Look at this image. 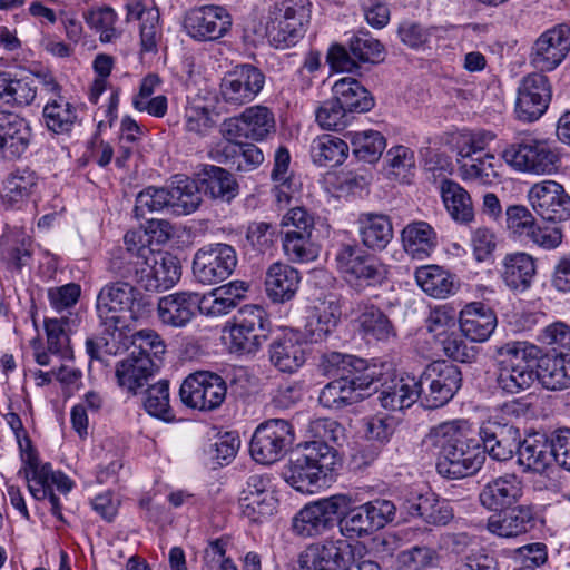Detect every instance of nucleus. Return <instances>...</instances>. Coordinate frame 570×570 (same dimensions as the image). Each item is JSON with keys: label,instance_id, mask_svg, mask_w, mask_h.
Returning <instances> with one entry per match:
<instances>
[{"label": "nucleus", "instance_id": "obj_53", "mask_svg": "<svg viewBox=\"0 0 570 570\" xmlns=\"http://www.w3.org/2000/svg\"><path fill=\"white\" fill-rule=\"evenodd\" d=\"M37 184V176L29 168H18L4 180L2 200L10 206L23 202Z\"/></svg>", "mask_w": 570, "mask_h": 570}, {"label": "nucleus", "instance_id": "obj_57", "mask_svg": "<svg viewBox=\"0 0 570 570\" xmlns=\"http://www.w3.org/2000/svg\"><path fill=\"white\" fill-rule=\"evenodd\" d=\"M351 53L357 62L379 63L384 59L383 45L367 31H358L348 41Z\"/></svg>", "mask_w": 570, "mask_h": 570}, {"label": "nucleus", "instance_id": "obj_36", "mask_svg": "<svg viewBox=\"0 0 570 570\" xmlns=\"http://www.w3.org/2000/svg\"><path fill=\"white\" fill-rule=\"evenodd\" d=\"M158 370V365L146 353L131 354L130 357L119 362L116 367V377L121 387L136 393Z\"/></svg>", "mask_w": 570, "mask_h": 570}, {"label": "nucleus", "instance_id": "obj_10", "mask_svg": "<svg viewBox=\"0 0 570 570\" xmlns=\"http://www.w3.org/2000/svg\"><path fill=\"white\" fill-rule=\"evenodd\" d=\"M420 404L434 410L448 404L462 385L460 368L446 361H436L426 366L416 379Z\"/></svg>", "mask_w": 570, "mask_h": 570}, {"label": "nucleus", "instance_id": "obj_52", "mask_svg": "<svg viewBox=\"0 0 570 570\" xmlns=\"http://www.w3.org/2000/svg\"><path fill=\"white\" fill-rule=\"evenodd\" d=\"M233 140H228L224 145H218L213 153L215 159L223 161V158L227 160L229 157L237 158V168L239 170H252L264 161L263 151L253 144H233Z\"/></svg>", "mask_w": 570, "mask_h": 570}, {"label": "nucleus", "instance_id": "obj_25", "mask_svg": "<svg viewBox=\"0 0 570 570\" xmlns=\"http://www.w3.org/2000/svg\"><path fill=\"white\" fill-rule=\"evenodd\" d=\"M523 495V482L515 473H505L483 485L479 493L482 507L502 512L517 504Z\"/></svg>", "mask_w": 570, "mask_h": 570}, {"label": "nucleus", "instance_id": "obj_2", "mask_svg": "<svg viewBox=\"0 0 570 570\" xmlns=\"http://www.w3.org/2000/svg\"><path fill=\"white\" fill-rule=\"evenodd\" d=\"M431 438L439 448L436 470L440 475L462 479L481 469L485 456L479 441L469 438L458 423L440 424L432 431Z\"/></svg>", "mask_w": 570, "mask_h": 570}, {"label": "nucleus", "instance_id": "obj_64", "mask_svg": "<svg viewBox=\"0 0 570 570\" xmlns=\"http://www.w3.org/2000/svg\"><path fill=\"white\" fill-rule=\"evenodd\" d=\"M507 226L515 236L527 238L537 224L532 213L523 205H512L507 208Z\"/></svg>", "mask_w": 570, "mask_h": 570}, {"label": "nucleus", "instance_id": "obj_21", "mask_svg": "<svg viewBox=\"0 0 570 570\" xmlns=\"http://www.w3.org/2000/svg\"><path fill=\"white\" fill-rule=\"evenodd\" d=\"M351 546L342 539L309 544L298 557V570H348Z\"/></svg>", "mask_w": 570, "mask_h": 570}, {"label": "nucleus", "instance_id": "obj_59", "mask_svg": "<svg viewBox=\"0 0 570 570\" xmlns=\"http://www.w3.org/2000/svg\"><path fill=\"white\" fill-rule=\"evenodd\" d=\"M312 233L285 232L283 249L293 262H309L316 258L317 252L311 240Z\"/></svg>", "mask_w": 570, "mask_h": 570}, {"label": "nucleus", "instance_id": "obj_51", "mask_svg": "<svg viewBox=\"0 0 570 570\" xmlns=\"http://www.w3.org/2000/svg\"><path fill=\"white\" fill-rule=\"evenodd\" d=\"M340 317L341 307L337 301L325 299L316 305L308 323L312 340H325L337 326Z\"/></svg>", "mask_w": 570, "mask_h": 570}, {"label": "nucleus", "instance_id": "obj_20", "mask_svg": "<svg viewBox=\"0 0 570 570\" xmlns=\"http://www.w3.org/2000/svg\"><path fill=\"white\" fill-rule=\"evenodd\" d=\"M551 100V85L543 73L534 72L523 78L515 102L518 119L532 122L547 110Z\"/></svg>", "mask_w": 570, "mask_h": 570}, {"label": "nucleus", "instance_id": "obj_30", "mask_svg": "<svg viewBox=\"0 0 570 570\" xmlns=\"http://www.w3.org/2000/svg\"><path fill=\"white\" fill-rule=\"evenodd\" d=\"M156 253L150 247H140L132 252H118L110 262L112 272L120 277L140 283L146 288Z\"/></svg>", "mask_w": 570, "mask_h": 570}, {"label": "nucleus", "instance_id": "obj_6", "mask_svg": "<svg viewBox=\"0 0 570 570\" xmlns=\"http://www.w3.org/2000/svg\"><path fill=\"white\" fill-rule=\"evenodd\" d=\"M22 462L31 495L36 500L48 499L52 515L66 522L60 499L53 493L52 487H56L60 493L67 494L72 489L73 482L65 473L53 471L50 463H41L36 450L24 452Z\"/></svg>", "mask_w": 570, "mask_h": 570}, {"label": "nucleus", "instance_id": "obj_3", "mask_svg": "<svg viewBox=\"0 0 570 570\" xmlns=\"http://www.w3.org/2000/svg\"><path fill=\"white\" fill-rule=\"evenodd\" d=\"M337 464V453L332 446L320 441L306 442L291 459L285 480L298 492L312 493L314 487L326 484Z\"/></svg>", "mask_w": 570, "mask_h": 570}, {"label": "nucleus", "instance_id": "obj_13", "mask_svg": "<svg viewBox=\"0 0 570 570\" xmlns=\"http://www.w3.org/2000/svg\"><path fill=\"white\" fill-rule=\"evenodd\" d=\"M294 442L291 423L283 419H271L261 423L250 440L252 458L261 464L279 461Z\"/></svg>", "mask_w": 570, "mask_h": 570}, {"label": "nucleus", "instance_id": "obj_35", "mask_svg": "<svg viewBox=\"0 0 570 570\" xmlns=\"http://www.w3.org/2000/svg\"><path fill=\"white\" fill-rule=\"evenodd\" d=\"M196 292H178L164 296L158 302L159 320L164 324L183 327L196 315Z\"/></svg>", "mask_w": 570, "mask_h": 570}, {"label": "nucleus", "instance_id": "obj_9", "mask_svg": "<svg viewBox=\"0 0 570 570\" xmlns=\"http://www.w3.org/2000/svg\"><path fill=\"white\" fill-rule=\"evenodd\" d=\"M350 503L351 498L344 494L312 501L293 517L292 532L303 539L320 537L334 528Z\"/></svg>", "mask_w": 570, "mask_h": 570}, {"label": "nucleus", "instance_id": "obj_18", "mask_svg": "<svg viewBox=\"0 0 570 570\" xmlns=\"http://www.w3.org/2000/svg\"><path fill=\"white\" fill-rule=\"evenodd\" d=\"M233 24L232 16L226 8L206 4L190 9L185 18L187 33L200 41H213L229 32Z\"/></svg>", "mask_w": 570, "mask_h": 570}, {"label": "nucleus", "instance_id": "obj_26", "mask_svg": "<svg viewBox=\"0 0 570 570\" xmlns=\"http://www.w3.org/2000/svg\"><path fill=\"white\" fill-rule=\"evenodd\" d=\"M402 508L410 517L420 518L432 525H445L454 515L450 502L434 492L411 493Z\"/></svg>", "mask_w": 570, "mask_h": 570}, {"label": "nucleus", "instance_id": "obj_5", "mask_svg": "<svg viewBox=\"0 0 570 570\" xmlns=\"http://www.w3.org/2000/svg\"><path fill=\"white\" fill-rule=\"evenodd\" d=\"M334 259L337 271L354 287H374L386 279V265L356 243H340Z\"/></svg>", "mask_w": 570, "mask_h": 570}, {"label": "nucleus", "instance_id": "obj_46", "mask_svg": "<svg viewBox=\"0 0 570 570\" xmlns=\"http://www.w3.org/2000/svg\"><path fill=\"white\" fill-rule=\"evenodd\" d=\"M78 324L79 318L73 314L60 318H47L45 321V330L49 352L62 357L71 356L72 351L69 336Z\"/></svg>", "mask_w": 570, "mask_h": 570}, {"label": "nucleus", "instance_id": "obj_33", "mask_svg": "<svg viewBox=\"0 0 570 570\" xmlns=\"http://www.w3.org/2000/svg\"><path fill=\"white\" fill-rule=\"evenodd\" d=\"M301 283L299 272L288 264L274 263L265 275V293L273 303H286L291 301Z\"/></svg>", "mask_w": 570, "mask_h": 570}, {"label": "nucleus", "instance_id": "obj_16", "mask_svg": "<svg viewBox=\"0 0 570 570\" xmlns=\"http://www.w3.org/2000/svg\"><path fill=\"white\" fill-rule=\"evenodd\" d=\"M265 75L257 67L244 63L228 71L220 81L223 100L233 106H243L253 101L262 91Z\"/></svg>", "mask_w": 570, "mask_h": 570}, {"label": "nucleus", "instance_id": "obj_12", "mask_svg": "<svg viewBox=\"0 0 570 570\" xmlns=\"http://www.w3.org/2000/svg\"><path fill=\"white\" fill-rule=\"evenodd\" d=\"M271 321L259 305H245L238 309L229 327L230 347L239 353H255L268 338Z\"/></svg>", "mask_w": 570, "mask_h": 570}, {"label": "nucleus", "instance_id": "obj_11", "mask_svg": "<svg viewBox=\"0 0 570 570\" xmlns=\"http://www.w3.org/2000/svg\"><path fill=\"white\" fill-rule=\"evenodd\" d=\"M501 158L514 170L535 175H550L557 171L560 157L547 141L523 138L508 145Z\"/></svg>", "mask_w": 570, "mask_h": 570}, {"label": "nucleus", "instance_id": "obj_7", "mask_svg": "<svg viewBox=\"0 0 570 570\" xmlns=\"http://www.w3.org/2000/svg\"><path fill=\"white\" fill-rule=\"evenodd\" d=\"M308 0H274L272 22L267 27L268 41L276 49L295 46L305 33L309 20Z\"/></svg>", "mask_w": 570, "mask_h": 570}, {"label": "nucleus", "instance_id": "obj_19", "mask_svg": "<svg viewBox=\"0 0 570 570\" xmlns=\"http://www.w3.org/2000/svg\"><path fill=\"white\" fill-rule=\"evenodd\" d=\"M528 198L543 220L561 223L570 219V196L561 184L554 180L537 183L530 188Z\"/></svg>", "mask_w": 570, "mask_h": 570}, {"label": "nucleus", "instance_id": "obj_54", "mask_svg": "<svg viewBox=\"0 0 570 570\" xmlns=\"http://www.w3.org/2000/svg\"><path fill=\"white\" fill-rule=\"evenodd\" d=\"M351 142L354 156L368 164L376 163L386 148L385 137L376 130L354 132Z\"/></svg>", "mask_w": 570, "mask_h": 570}, {"label": "nucleus", "instance_id": "obj_61", "mask_svg": "<svg viewBox=\"0 0 570 570\" xmlns=\"http://www.w3.org/2000/svg\"><path fill=\"white\" fill-rule=\"evenodd\" d=\"M85 19L91 29L100 32L99 39L101 42H111L118 38L119 33L115 28L117 13L112 8L104 7L96 10H90L85 16Z\"/></svg>", "mask_w": 570, "mask_h": 570}, {"label": "nucleus", "instance_id": "obj_39", "mask_svg": "<svg viewBox=\"0 0 570 570\" xmlns=\"http://www.w3.org/2000/svg\"><path fill=\"white\" fill-rule=\"evenodd\" d=\"M198 180L203 193L213 199L229 203L238 195V183L228 170L206 165L198 174Z\"/></svg>", "mask_w": 570, "mask_h": 570}, {"label": "nucleus", "instance_id": "obj_22", "mask_svg": "<svg viewBox=\"0 0 570 570\" xmlns=\"http://www.w3.org/2000/svg\"><path fill=\"white\" fill-rule=\"evenodd\" d=\"M482 441L483 453L499 462H505L513 458L519 451L521 432L512 423L489 420L484 422L479 432Z\"/></svg>", "mask_w": 570, "mask_h": 570}, {"label": "nucleus", "instance_id": "obj_60", "mask_svg": "<svg viewBox=\"0 0 570 570\" xmlns=\"http://www.w3.org/2000/svg\"><path fill=\"white\" fill-rule=\"evenodd\" d=\"M164 208H171L170 188L148 187L136 197L135 213L138 217Z\"/></svg>", "mask_w": 570, "mask_h": 570}, {"label": "nucleus", "instance_id": "obj_37", "mask_svg": "<svg viewBox=\"0 0 570 570\" xmlns=\"http://www.w3.org/2000/svg\"><path fill=\"white\" fill-rule=\"evenodd\" d=\"M401 240L409 255L415 259H425L436 248L438 235L429 223L416 220L403 228Z\"/></svg>", "mask_w": 570, "mask_h": 570}, {"label": "nucleus", "instance_id": "obj_15", "mask_svg": "<svg viewBox=\"0 0 570 570\" xmlns=\"http://www.w3.org/2000/svg\"><path fill=\"white\" fill-rule=\"evenodd\" d=\"M238 263L236 249L225 243L208 244L199 248L193 259V274L202 284H216L227 279Z\"/></svg>", "mask_w": 570, "mask_h": 570}, {"label": "nucleus", "instance_id": "obj_8", "mask_svg": "<svg viewBox=\"0 0 570 570\" xmlns=\"http://www.w3.org/2000/svg\"><path fill=\"white\" fill-rule=\"evenodd\" d=\"M351 505V503L348 504ZM396 505L386 499H375L357 507H348L337 518L340 533L347 540L372 535L395 519Z\"/></svg>", "mask_w": 570, "mask_h": 570}, {"label": "nucleus", "instance_id": "obj_23", "mask_svg": "<svg viewBox=\"0 0 570 570\" xmlns=\"http://www.w3.org/2000/svg\"><path fill=\"white\" fill-rule=\"evenodd\" d=\"M570 51V26L560 23L544 31L532 47L531 61L540 70L556 69Z\"/></svg>", "mask_w": 570, "mask_h": 570}, {"label": "nucleus", "instance_id": "obj_50", "mask_svg": "<svg viewBox=\"0 0 570 570\" xmlns=\"http://www.w3.org/2000/svg\"><path fill=\"white\" fill-rule=\"evenodd\" d=\"M311 154L318 166L335 167L347 158L348 146L338 137L322 135L313 140Z\"/></svg>", "mask_w": 570, "mask_h": 570}, {"label": "nucleus", "instance_id": "obj_55", "mask_svg": "<svg viewBox=\"0 0 570 570\" xmlns=\"http://www.w3.org/2000/svg\"><path fill=\"white\" fill-rule=\"evenodd\" d=\"M215 112L207 106L198 102H188L185 108V130L198 137H205L216 127Z\"/></svg>", "mask_w": 570, "mask_h": 570}, {"label": "nucleus", "instance_id": "obj_43", "mask_svg": "<svg viewBox=\"0 0 570 570\" xmlns=\"http://www.w3.org/2000/svg\"><path fill=\"white\" fill-rule=\"evenodd\" d=\"M379 400L384 409L391 411L407 409L416 401L420 402L416 379L406 376L392 380L390 384L383 386Z\"/></svg>", "mask_w": 570, "mask_h": 570}, {"label": "nucleus", "instance_id": "obj_34", "mask_svg": "<svg viewBox=\"0 0 570 570\" xmlns=\"http://www.w3.org/2000/svg\"><path fill=\"white\" fill-rule=\"evenodd\" d=\"M494 312L481 302L468 304L460 313V330L473 342H485L497 327Z\"/></svg>", "mask_w": 570, "mask_h": 570}, {"label": "nucleus", "instance_id": "obj_38", "mask_svg": "<svg viewBox=\"0 0 570 570\" xmlns=\"http://www.w3.org/2000/svg\"><path fill=\"white\" fill-rule=\"evenodd\" d=\"M439 191L442 203L453 220L469 224L474 219V208L470 194L456 181L444 178Z\"/></svg>", "mask_w": 570, "mask_h": 570}, {"label": "nucleus", "instance_id": "obj_45", "mask_svg": "<svg viewBox=\"0 0 570 570\" xmlns=\"http://www.w3.org/2000/svg\"><path fill=\"white\" fill-rule=\"evenodd\" d=\"M415 279L428 295L435 298H445L455 292L454 275L438 265L419 267Z\"/></svg>", "mask_w": 570, "mask_h": 570}, {"label": "nucleus", "instance_id": "obj_4", "mask_svg": "<svg viewBox=\"0 0 570 570\" xmlns=\"http://www.w3.org/2000/svg\"><path fill=\"white\" fill-rule=\"evenodd\" d=\"M535 348L521 342H510L498 350L495 384L505 394L528 390L537 380Z\"/></svg>", "mask_w": 570, "mask_h": 570}, {"label": "nucleus", "instance_id": "obj_31", "mask_svg": "<svg viewBox=\"0 0 570 570\" xmlns=\"http://www.w3.org/2000/svg\"><path fill=\"white\" fill-rule=\"evenodd\" d=\"M554 453L552 451V436L542 433H533L522 440L518 451V463L523 471L542 474L552 466Z\"/></svg>", "mask_w": 570, "mask_h": 570}, {"label": "nucleus", "instance_id": "obj_42", "mask_svg": "<svg viewBox=\"0 0 570 570\" xmlns=\"http://www.w3.org/2000/svg\"><path fill=\"white\" fill-rule=\"evenodd\" d=\"M269 360L282 372L293 373L305 363V351L292 334H285L269 345Z\"/></svg>", "mask_w": 570, "mask_h": 570}, {"label": "nucleus", "instance_id": "obj_44", "mask_svg": "<svg viewBox=\"0 0 570 570\" xmlns=\"http://www.w3.org/2000/svg\"><path fill=\"white\" fill-rule=\"evenodd\" d=\"M171 210L178 215H187L195 212L202 203L199 180L196 181L186 176L177 175L170 185Z\"/></svg>", "mask_w": 570, "mask_h": 570}, {"label": "nucleus", "instance_id": "obj_41", "mask_svg": "<svg viewBox=\"0 0 570 570\" xmlns=\"http://www.w3.org/2000/svg\"><path fill=\"white\" fill-rule=\"evenodd\" d=\"M333 97L352 116L354 112H367L374 106L370 91L354 78H342L332 87Z\"/></svg>", "mask_w": 570, "mask_h": 570}, {"label": "nucleus", "instance_id": "obj_14", "mask_svg": "<svg viewBox=\"0 0 570 570\" xmlns=\"http://www.w3.org/2000/svg\"><path fill=\"white\" fill-rule=\"evenodd\" d=\"M226 394L225 380L217 373L208 371L189 374L179 389L180 400L186 406L204 412L220 407Z\"/></svg>", "mask_w": 570, "mask_h": 570}, {"label": "nucleus", "instance_id": "obj_17", "mask_svg": "<svg viewBox=\"0 0 570 570\" xmlns=\"http://www.w3.org/2000/svg\"><path fill=\"white\" fill-rule=\"evenodd\" d=\"M275 131L274 114L264 106L246 108L238 117L223 122L222 132L227 140H263Z\"/></svg>", "mask_w": 570, "mask_h": 570}, {"label": "nucleus", "instance_id": "obj_56", "mask_svg": "<svg viewBox=\"0 0 570 570\" xmlns=\"http://www.w3.org/2000/svg\"><path fill=\"white\" fill-rule=\"evenodd\" d=\"M352 119L353 116L333 96L324 100L315 110V120L324 130L341 131Z\"/></svg>", "mask_w": 570, "mask_h": 570}, {"label": "nucleus", "instance_id": "obj_62", "mask_svg": "<svg viewBox=\"0 0 570 570\" xmlns=\"http://www.w3.org/2000/svg\"><path fill=\"white\" fill-rule=\"evenodd\" d=\"M146 411L164 420H170L169 385L167 381H159L146 391L144 401Z\"/></svg>", "mask_w": 570, "mask_h": 570}, {"label": "nucleus", "instance_id": "obj_40", "mask_svg": "<svg viewBox=\"0 0 570 570\" xmlns=\"http://www.w3.org/2000/svg\"><path fill=\"white\" fill-rule=\"evenodd\" d=\"M534 373L547 390L559 391L570 387V354H556L537 360Z\"/></svg>", "mask_w": 570, "mask_h": 570}, {"label": "nucleus", "instance_id": "obj_32", "mask_svg": "<svg viewBox=\"0 0 570 570\" xmlns=\"http://www.w3.org/2000/svg\"><path fill=\"white\" fill-rule=\"evenodd\" d=\"M460 155L463 159H469L463 160L459 166L463 179L475 180L483 185H492L500 180V171L503 167L501 158L490 153L480 155L473 147H470L466 153L462 149Z\"/></svg>", "mask_w": 570, "mask_h": 570}, {"label": "nucleus", "instance_id": "obj_48", "mask_svg": "<svg viewBox=\"0 0 570 570\" xmlns=\"http://www.w3.org/2000/svg\"><path fill=\"white\" fill-rule=\"evenodd\" d=\"M361 314L357 317L361 333L376 341H389L395 336V330L390 318L376 306L360 304Z\"/></svg>", "mask_w": 570, "mask_h": 570}, {"label": "nucleus", "instance_id": "obj_63", "mask_svg": "<svg viewBox=\"0 0 570 570\" xmlns=\"http://www.w3.org/2000/svg\"><path fill=\"white\" fill-rule=\"evenodd\" d=\"M233 299L232 297H224L217 288L204 295L197 293V311L212 317L226 315L234 309Z\"/></svg>", "mask_w": 570, "mask_h": 570}, {"label": "nucleus", "instance_id": "obj_24", "mask_svg": "<svg viewBox=\"0 0 570 570\" xmlns=\"http://www.w3.org/2000/svg\"><path fill=\"white\" fill-rule=\"evenodd\" d=\"M31 138V127L23 117L0 111V158L19 159L29 148Z\"/></svg>", "mask_w": 570, "mask_h": 570}, {"label": "nucleus", "instance_id": "obj_47", "mask_svg": "<svg viewBox=\"0 0 570 570\" xmlns=\"http://www.w3.org/2000/svg\"><path fill=\"white\" fill-rule=\"evenodd\" d=\"M156 255L146 289L161 292L171 288L179 281L181 267L177 257L169 253L158 252Z\"/></svg>", "mask_w": 570, "mask_h": 570}, {"label": "nucleus", "instance_id": "obj_1", "mask_svg": "<svg viewBox=\"0 0 570 570\" xmlns=\"http://www.w3.org/2000/svg\"><path fill=\"white\" fill-rule=\"evenodd\" d=\"M146 305L142 294L129 282H112L99 291L96 309L104 327L106 353L116 355L131 342L121 313L129 312L131 318H137Z\"/></svg>", "mask_w": 570, "mask_h": 570}, {"label": "nucleus", "instance_id": "obj_27", "mask_svg": "<svg viewBox=\"0 0 570 570\" xmlns=\"http://www.w3.org/2000/svg\"><path fill=\"white\" fill-rule=\"evenodd\" d=\"M362 245L372 252L384 250L394 236L391 218L383 213H361L356 219Z\"/></svg>", "mask_w": 570, "mask_h": 570}, {"label": "nucleus", "instance_id": "obj_49", "mask_svg": "<svg viewBox=\"0 0 570 570\" xmlns=\"http://www.w3.org/2000/svg\"><path fill=\"white\" fill-rule=\"evenodd\" d=\"M42 116L47 128L57 135L70 132L78 118L75 106L59 95L46 104Z\"/></svg>", "mask_w": 570, "mask_h": 570}, {"label": "nucleus", "instance_id": "obj_58", "mask_svg": "<svg viewBox=\"0 0 570 570\" xmlns=\"http://www.w3.org/2000/svg\"><path fill=\"white\" fill-rule=\"evenodd\" d=\"M362 399L361 393H354V387L345 385L338 380L327 383L318 395V402L327 409H342L358 402Z\"/></svg>", "mask_w": 570, "mask_h": 570}, {"label": "nucleus", "instance_id": "obj_28", "mask_svg": "<svg viewBox=\"0 0 570 570\" xmlns=\"http://www.w3.org/2000/svg\"><path fill=\"white\" fill-rule=\"evenodd\" d=\"M503 284L514 293L528 291L537 274L534 258L523 252L507 254L499 271Z\"/></svg>", "mask_w": 570, "mask_h": 570}, {"label": "nucleus", "instance_id": "obj_29", "mask_svg": "<svg viewBox=\"0 0 570 570\" xmlns=\"http://www.w3.org/2000/svg\"><path fill=\"white\" fill-rule=\"evenodd\" d=\"M488 519L487 529L500 538H517L535 525V513L530 505H517Z\"/></svg>", "mask_w": 570, "mask_h": 570}]
</instances>
